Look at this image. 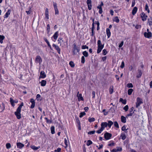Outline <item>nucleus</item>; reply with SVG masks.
Returning a JSON list of instances; mask_svg holds the SVG:
<instances>
[{
  "mask_svg": "<svg viewBox=\"0 0 152 152\" xmlns=\"http://www.w3.org/2000/svg\"><path fill=\"white\" fill-rule=\"evenodd\" d=\"M45 119L46 120V122L47 123H51L52 121H51L49 120L47 117L45 118Z\"/></svg>",
  "mask_w": 152,
  "mask_h": 152,
  "instance_id": "nucleus-56",
  "label": "nucleus"
},
{
  "mask_svg": "<svg viewBox=\"0 0 152 152\" xmlns=\"http://www.w3.org/2000/svg\"><path fill=\"white\" fill-rule=\"evenodd\" d=\"M133 89L132 88H130L128 91V94L129 95H130L133 91Z\"/></svg>",
  "mask_w": 152,
  "mask_h": 152,
  "instance_id": "nucleus-36",
  "label": "nucleus"
},
{
  "mask_svg": "<svg viewBox=\"0 0 152 152\" xmlns=\"http://www.w3.org/2000/svg\"><path fill=\"white\" fill-rule=\"evenodd\" d=\"M140 16L143 21L146 20L148 17L143 12H142Z\"/></svg>",
  "mask_w": 152,
  "mask_h": 152,
  "instance_id": "nucleus-9",
  "label": "nucleus"
},
{
  "mask_svg": "<svg viewBox=\"0 0 152 152\" xmlns=\"http://www.w3.org/2000/svg\"><path fill=\"white\" fill-rule=\"evenodd\" d=\"M61 148H58L56 150L54 151V152H61Z\"/></svg>",
  "mask_w": 152,
  "mask_h": 152,
  "instance_id": "nucleus-53",
  "label": "nucleus"
},
{
  "mask_svg": "<svg viewBox=\"0 0 152 152\" xmlns=\"http://www.w3.org/2000/svg\"><path fill=\"white\" fill-rule=\"evenodd\" d=\"M88 46H86V45H83L82 46V49H88Z\"/></svg>",
  "mask_w": 152,
  "mask_h": 152,
  "instance_id": "nucleus-54",
  "label": "nucleus"
},
{
  "mask_svg": "<svg viewBox=\"0 0 152 152\" xmlns=\"http://www.w3.org/2000/svg\"><path fill=\"white\" fill-rule=\"evenodd\" d=\"M110 94H112L113 92V86H111L109 89Z\"/></svg>",
  "mask_w": 152,
  "mask_h": 152,
  "instance_id": "nucleus-34",
  "label": "nucleus"
},
{
  "mask_svg": "<svg viewBox=\"0 0 152 152\" xmlns=\"http://www.w3.org/2000/svg\"><path fill=\"white\" fill-rule=\"evenodd\" d=\"M124 67V61L121 62V64L120 66V67L121 68H123Z\"/></svg>",
  "mask_w": 152,
  "mask_h": 152,
  "instance_id": "nucleus-55",
  "label": "nucleus"
},
{
  "mask_svg": "<svg viewBox=\"0 0 152 152\" xmlns=\"http://www.w3.org/2000/svg\"><path fill=\"white\" fill-rule=\"evenodd\" d=\"M46 84V81L45 80H42L41 82V86H45Z\"/></svg>",
  "mask_w": 152,
  "mask_h": 152,
  "instance_id": "nucleus-23",
  "label": "nucleus"
},
{
  "mask_svg": "<svg viewBox=\"0 0 152 152\" xmlns=\"http://www.w3.org/2000/svg\"><path fill=\"white\" fill-rule=\"evenodd\" d=\"M85 62V58L84 56H82L81 58V63L84 64Z\"/></svg>",
  "mask_w": 152,
  "mask_h": 152,
  "instance_id": "nucleus-46",
  "label": "nucleus"
},
{
  "mask_svg": "<svg viewBox=\"0 0 152 152\" xmlns=\"http://www.w3.org/2000/svg\"><path fill=\"white\" fill-rule=\"evenodd\" d=\"M55 10V15L58 14H59V11L58 8L54 9Z\"/></svg>",
  "mask_w": 152,
  "mask_h": 152,
  "instance_id": "nucleus-57",
  "label": "nucleus"
},
{
  "mask_svg": "<svg viewBox=\"0 0 152 152\" xmlns=\"http://www.w3.org/2000/svg\"><path fill=\"white\" fill-rule=\"evenodd\" d=\"M11 12V10L10 9L8 10L7 12H6V13L4 16V18H8L9 15H10Z\"/></svg>",
  "mask_w": 152,
  "mask_h": 152,
  "instance_id": "nucleus-18",
  "label": "nucleus"
},
{
  "mask_svg": "<svg viewBox=\"0 0 152 152\" xmlns=\"http://www.w3.org/2000/svg\"><path fill=\"white\" fill-rule=\"evenodd\" d=\"M120 102H121L122 104H125L126 103V99H123L122 98L120 99Z\"/></svg>",
  "mask_w": 152,
  "mask_h": 152,
  "instance_id": "nucleus-31",
  "label": "nucleus"
},
{
  "mask_svg": "<svg viewBox=\"0 0 152 152\" xmlns=\"http://www.w3.org/2000/svg\"><path fill=\"white\" fill-rule=\"evenodd\" d=\"M107 53V51L105 49H104L102 50V54L103 55H105Z\"/></svg>",
  "mask_w": 152,
  "mask_h": 152,
  "instance_id": "nucleus-48",
  "label": "nucleus"
},
{
  "mask_svg": "<svg viewBox=\"0 0 152 152\" xmlns=\"http://www.w3.org/2000/svg\"><path fill=\"white\" fill-rule=\"evenodd\" d=\"M138 9L136 7H134L132 11V14L133 15H134L137 11Z\"/></svg>",
  "mask_w": 152,
  "mask_h": 152,
  "instance_id": "nucleus-21",
  "label": "nucleus"
},
{
  "mask_svg": "<svg viewBox=\"0 0 152 152\" xmlns=\"http://www.w3.org/2000/svg\"><path fill=\"white\" fill-rule=\"evenodd\" d=\"M47 29L48 31V32H49L50 31V26L49 24H48L47 25Z\"/></svg>",
  "mask_w": 152,
  "mask_h": 152,
  "instance_id": "nucleus-58",
  "label": "nucleus"
},
{
  "mask_svg": "<svg viewBox=\"0 0 152 152\" xmlns=\"http://www.w3.org/2000/svg\"><path fill=\"white\" fill-rule=\"evenodd\" d=\"M145 11L147 12L148 13H150V10L148 7V6L147 4H146L145 6Z\"/></svg>",
  "mask_w": 152,
  "mask_h": 152,
  "instance_id": "nucleus-30",
  "label": "nucleus"
},
{
  "mask_svg": "<svg viewBox=\"0 0 152 152\" xmlns=\"http://www.w3.org/2000/svg\"><path fill=\"white\" fill-rule=\"evenodd\" d=\"M77 46L75 44H74V48L73 50V54H75V52L76 50V49H77Z\"/></svg>",
  "mask_w": 152,
  "mask_h": 152,
  "instance_id": "nucleus-51",
  "label": "nucleus"
},
{
  "mask_svg": "<svg viewBox=\"0 0 152 152\" xmlns=\"http://www.w3.org/2000/svg\"><path fill=\"white\" fill-rule=\"evenodd\" d=\"M120 138L123 140H125L126 138V135L124 133H122L120 136Z\"/></svg>",
  "mask_w": 152,
  "mask_h": 152,
  "instance_id": "nucleus-22",
  "label": "nucleus"
},
{
  "mask_svg": "<svg viewBox=\"0 0 152 152\" xmlns=\"http://www.w3.org/2000/svg\"><path fill=\"white\" fill-rule=\"evenodd\" d=\"M51 132L52 134H54L55 133V127L54 126H52L50 128Z\"/></svg>",
  "mask_w": 152,
  "mask_h": 152,
  "instance_id": "nucleus-25",
  "label": "nucleus"
},
{
  "mask_svg": "<svg viewBox=\"0 0 152 152\" xmlns=\"http://www.w3.org/2000/svg\"><path fill=\"white\" fill-rule=\"evenodd\" d=\"M117 152L121 151H122V148L120 147H116Z\"/></svg>",
  "mask_w": 152,
  "mask_h": 152,
  "instance_id": "nucleus-45",
  "label": "nucleus"
},
{
  "mask_svg": "<svg viewBox=\"0 0 152 152\" xmlns=\"http://www.w3.org/2000/svg\"><path fill=\"white\" fill-rule=\"evenodd\" d=\"M144 35L145 37L148 39H150L152 37V34L151 32H145L144 33Z\"/></svg>",
  "mask_w": 152,
  "mask_h": 152,
  "instance_id": "nucleus-8",
  "label": "nucleus"
},
{
  "mask_svg": "<svg viewBox=\"0 0 152 152\" xmlns=\"http://www.w3.org/2000/svg\"><path fill=\"white\" fill-rule=\"evenodd\" d=\"M86 114V113L84 112H81L80 113L79 117L80 118H82L83 116L85 115Z\"/></svg>",
  "mask_w": 152,
  "mask_h": 152,
  "instance_id": "nucleus-44",
  "label": "nucleus"
},
{
  "mask_svg": "<svg viewBox=\"0 0 152 152\" xmlns=\"http://www.w3.org/2000/svg\"><path fill=\"white\" fill-rule=\"evenodd\" d=\"M129 109V106L128 105L125 106L123 108V109L125 110V111H128Z\"/></svg>",
  "mask_w": 152,
  "mask_h": 152,
  "instance_id": "nucleus-49",
  "label": "nucleus"
},
{
  "mask_svg": "<svg viewBox=\"0 0 152 152\" xmlns=\"http://www.w3.org/2000/svg\"><path fill=\"white\" fill-rule=\"evenodd\" d=\"M93 142L92 141L90 140H88L87 141V143H86V145L88 146H89L90 145L92 144Z\"/></svg>",
  "mask_w": 152,
  "mask_h": 152,
  "instance_id": "nucleus-39",
  "label": "nucleus"
},
{
  "mask_svg": "<svg viewBox=\"0 0 152 152\" xmlns=\"http://www.w3.org/2000/svg\"><path fill=\"white\" fill-rule=\"evenodd\" d=\"M86 3L88 5V9L90 10L92 9L91 1V0H87Z\"/></svg>",
  "mask_w": 152,
  "mask_h": 152,
  "instance_id": "nucleus-11",
  "label": "nucleus"
},
{
  "mask_svg": "<svg viewBox=\"0 0 152 152\" xmlns=\"http://www.w3.org/2000/svg\"><path fill=\"white\" fill-rule=\"evenodd\" d=\"M23 105V103L22 102L17 108L16 111L14 113L18 119H19L21 118L20 112H21V108Z\"/></svg>",
  "mask_w": 152,
  "mask_h": 152,
  "instance_id": "nucleus-2",
  "label": "nucleus"
},
{
  "mask_svg": "<svg viewBox=\"0 0 152 152\" xmlns=\"http://www.w3.org/2000/svg\"><path fill=\"white\" fill-rule=\"evenodd\" d=\"M148 23L149 24V26H152V18L151 17L148 19Z\"/></svg>",
  "mask_w": 152,
  "mask_h": 152,
  "instance_id": "nucleus-27",
  "label": "nucleus"
},
{
  "mask_svg": "<svg viewBox=\"0 0 152 152\" xmlns=\"http://www.w3.org/2000/svg\"><path fill=\"white\" fill-rule=\"evenodd\" d=\"M46 77V75L45 74V72L44 71H41L40 73V75L39 78L44 79Z\"/></svg>",
  "mask_w": 152,
  "mask_h": 152,
  "instance_id": "nucleus-13",
  "label": "nucleus"
},
{
  "mask_svg": "<svg viewBox=\"0 0 152 152\" xmlns=\"http://www.w3.org/2000/svg\"><path fill=\"white\" fill-rule=\"evenodd\" d=\"M121 130L123 131L127 130V129H126V126L125 125L123 126L121 128ZM125 132H126L125 131Z\"/></svg>",
  "mask_w": 152,
  "mask_h": 152,
  "instance_id": "nucleus-52",
  "label": "nucleus"
},
{
  "mask_svg": "<svg viewBox=\"0 0 152 152\" xmlns=\"http://www.w3.org/2000/svg\"><path fill=\"white\" fill-rule=\"evenodd\" d=\"M62 42L60 43V46H61L62 47H64L66 46V45L68 44V41L66 40V42H65L64 40L62 39Z\"/></svg>",
  "mask_w": 152,
  "mask_h": 152,
  "instance_id": "nucleus-16",
  "label": "nucleus"
},
{
  "mask_svg": "<svg viewBox=\"0 0 152 152\" xmlns=\"http://www.w3.org/2000/svg\"><path fill=\"white\" fill-rule=\"evenodd\" d=\"M142 75V72H141V70H140L139 71V74L137 75L136 77L137 78H140L141 77V76Z\"/></svg>",
  "mask_w": 152,
  "mask_h": 152,
  "instance_id": "nucleus-41",
  "label": "nucleus"
},
{
  "mask_svg": "<svg viewBox=\"0 0 152 152\" xmlns=\"http://www.w3.org/2000/svg\"><path fill=\"white\" fill-rule=\"evenodd\" d=\"M41 96L39 94H37L36 96V99L37 100H39V99L40 98Z\"/></svg>",
  "mask_w": 152,
  "mask_h": 152,
  "instance_id": "nucleus-60",
  "label": "nucleus"
},
{
  "mask_svg": "<svg viewBox=\"0 0 152 152\" xmlns=\"http://www.w3.org/2000/svg\"><path fill=\"white\" fill-rule=\"evenodd\" d=\"M6 146L7 148V149H9L11 147V145L9 143H7L6 144Z\"/></svg>",
  "mask_w": 152,
  "mask_h": 152,
  "instance_id": "nucleus-47",
  "label": "nucleus"
},
{
  "mask_svg": "<svg viewBox=\"0 0 152 152\" xmlns=\"http://www.w3.org/2000/svg\"><path fill=\"white\" fill-rule=\"evenodd\" d=\"M30 102L31 103V104L30 106V108L33 109L34 108L35 106V102L33 99H30Z\"/></svg>",
  "mask_w": 152,
  "mask_h": 152,
  "instance_id": "nucleus-15",
  "label": "nucleus"
},
{
  "mask_svg": "<svg viewBox=\"0 0 152 152\" xmlns=\"http://www.w3.org/2000/svg\"><path fill=\"white\" fill-rule=\"evenodd\" d=\"M106 34L108 38H109L111 36V32L109 28H107L106 29Z\"/></svg>",
  "mask_w": 152,
  "mask_h": 152,
  "instance_id": "nucleus-19",
  "label": "nucleus"
},
{
  "mask_svg": "<svg viewBox=\"0 0 152 152\" xmlns=\"http://www.w3.org/2000/svg\"><path fill=\"white\" fill-rule=\"evenodd\" d=\"M88 121L90 122H94L95 121V119L94 118H89L88 119Z\"/></svg>",
  "mask_w": 152,
  "mask_h": 152,
  "instance_id": "nucleus-38",
  "label": "nucleus"
},
{
  "mask_svg": "<svg viewBox=\"0 0 152 152\" xmlns=\"http://www.w3.org/2000/svg\"><path fill=\"white\" fill-rule=\"evenodd\" d=\"M58 36V31H56L54 34L53 36L52 37V38H53L54 39V40H53V41L55 42L56 40L57 39Z\"/></svg>",
  "mask_w": 152,
  "mask_h": 152,
  "instance_id": "nucleus-12",
  "label": "nucleus"
},
{
  "mask_svg": "<svg viewBox=\"0 0 152 152\" xmlns=\"http://www.w3.org/2000/svg\"><path fill=\"white\" fill-rule=\"evenodd\" d=\"M77 97L78 100L79 101L83 100L84 99L82 96V94H79V91L77 92Z\"/></svg>",
  "mask_w": 152,
  "mask_h": 152,
  "instance_id": "nucleus-14",
  "label": "nucleus"
},
{
  "mask_svg": "<svg viewBox=\"0 0 152 152\" xmlns=\"http://www.w3.org/2000/svg\"><path fill=\"white\" fill-rule=\"evenodd\" d=\"M103 5H104L102 1H101V3L97 7V8L98 9H99V10L102 9V6H103Z\"/></svg>",
  "mask_w": 152,
  "mask_h": 152,
  "instance_id": "nucleus-29",
  "label": "nucleus"
},
{
  "mask_svg": "<svg viewBox=\"0 0 152 152\" xmlns=\"http://www.w3.org/2000/svg\"><path fill=\"white\" fill-rule=\"evenodd\" d=\"M82 54L83 55V56H84V57H87L88 56V52L86 51L83 52Z\"/></svg>",
  "mask_w": 152,
  "mask_h": 152,
  "instance_id": "nucleus-33",
  "label": "nucleus"
},
{
  "mask_svg": "<svg viewBox=\"0 0 152 152\" xmlns=\"http://www.w3.org/2000/svg\"><path fill=\"white\" fill-rule=\"evenodd\" d=\"M16 145L17 147L19 149H21L24 146V145L20 142H17Z\"/></svg>",
  "mask_w": 152,
  "mask_h": 152,
  "instance_id": "nucleus-17",
  "label": "nucleus"
},
{
  "mask_svg": "<svg viewBox=\"0 0 152 152\" xmlns=\"http://www.w3.org/2000/svg\"><path fill=\"white\" fill-rule=\"evenodd\" d=\"M114 126L115 127H116L117 128H119L118 124L117 121H115L114 122Z\"/></svg>",
  "mask_w": 152,
  "mask_h": 152,
  "instance_id": "nucleus-42",
  "label": "nucleus"
},
{
  "mask_svg": "<svg viewBox=\"0 0 152 152\" xmlns=\"http://www.w3.org/2000/svg\"><path fill=\"white\" fill-rule=\"evenodd\" d=\"M4 38L5 37L4 36L0 35V42L1 44L3 43V40L4 39Z\"/></svg>",
  "mask_w": 152,
  "mask_h": 152,
  "instance_id": "nucleus-32",
  "label": "nucleus"
},
{
  "mask_svg": "<svg viewBox=\"0 0 152 152\" xmlns=\"http://www.w3.org/2000/svg\"><path fill=\"white\" fill-rule=\"evenodd\" d=\"M64 143L66 145V146L65 147V148H66L68 147V141H67L66 139V138H64Z\"/></svg>",
  "mask_w": 152,
  "mask_h": 152,
  "instance_id": "nucleus-37",
  "label": "nucleus"
},
{
  "mask_svg": "<svg viewBox=\"0 0 152 152\" xmlns=\"http://www.w3.org/2000/svg\"><path fill=\"white\" fill-rule=\"evenodd\" d=\"M95 131H90L88 132V134H93L95 133Z\"/></svg>",
  "mask_w": 152,
  "mask_h": 152,
  "instance_id": "nucleus-50",
  "label": "nucleus"
},
{
  "mask_svg": "<svg viewBox=\"0 0 152 152\" xmlns=\"http://www.w3.org/2000/svg\"><path fill=\"white\" fill-rule=\"evenodd\" d=\"M62 39L61 37H59L58 40V44L61 43V41H62Z\"/></svg>",
  "mask_w": 152,
  "mask_h": 152,
  "instance_id": "nucleus-64",
  "label": "nucleus"
},
{
  "mask_svg": "<svg viewBox=\"0 0 152 152\" xmlns=\"http://www.w3.org/2000/svg\"><path fill=\"white\" fill-rule=\"evenodd\" d=\"M104 137L106 140H108L110 139L112 136L111 134L106 132L104 134Z\"/></svg>",
  "mask_w": 152,
  "mask_h": 152,
  "instance_id": "nucleus-6",
  "label": "nucleus"
},
{
  "mask_svg": "<svg viewBox=\"0 0 152 152\" xmlns=\"http://www.w3.org/2000/svg\"><path fill=\"white\" fill-rule=\"evenodd\" d=\"M69 65L71 66V67L72 68H73L75 66V64L74 62L72 61H70L69 62Z\"/></svg>",
  "mask_w": 152,
  "mask_h": 152,
  "instance_id": "nucleus-40",
  "label": "nucleus"
},
{
  "mask_svg": "<svg viewBox=\"0 0 152 152\" xmlns=\"http://www.w3.org/2000/svg\"><path fill=\"white\" fill-rule=\"evenodd\" d=\"M48 13V10L47 8H46L45 11V18H46L47 20L49 19Z\"/></svg>",
  "mask_w": 152,
  "mask_h": 152,
  "instance_id": "nucleus-20",
  "label": "nucleus"
},
{
  "mask_svg": "<svg viewBox=\"0 0 152 152\" xmlns=\"http://www.w3.org/2000/svg\"><path fill=\"white\" fill-rule=\"evenodd\" d=\"M113 122L111 121H108V123L106 122H102L101 124V128L96 131V132L98 134H100L104 129V128L107 126L109 128H110L111 126L113 125Z\"/></svg>",
  "mask_w": 152,
  "mask_h": 152,
  "instance_id": "nucleus-1",
  "label": "nucleus"
},
{
  "mask_svg": "<svg viewBox=\"0 0 152 152\" xmlns=\"http://www.w3.org/2000/svg\"><path fill=\"white\" fill-rule=\"evenodd\" d=\"M123 45H124V42L122 41L121 42V43H120V44L119 45V46H118L120 48L121 47L123 46Z\"/></svg>",
  "mask_w": 152,
  "mask_h": 152,
  "instance_id": "nucleus-63",
  "label": "nucleus"
},
{
  "mask_svg": "<svg viewBox=\"0 0 152 152\" xmlns=\"http://www.w3.org/2000/svg\"><path fill=\"white\" fill-rule=\"evenodd\" d=\"M135 111V110H134V111L132 113H130L127 114V115L126 117H129V116H132L133 114L134 113V112Z\"/></svg>",
  "mask_w": 152,
  "mask_h": 152,
  "instance_id": "nucleus-62",
  "label": "nucleus"
},
{
  "mask_svg": "<svg viewBox=\"0 0 152 152\" xmlns=\"http://www.w3.org/2000/svg\"><path fill=\"white\" fill-rule=\"evenodd\" d=\"M141 27V26L140 25H137L135 26V28L137 29L140 28Z\"/></svg>",
  "mask_w": 152,
  "mask_h": 152,
  "instance_id": "nucleus-59",
  "label": "nucleus"
},
{
  "mask_svg": "<svg viewBox=\"0 0 152 152\" xmlns=\"http://www.w3.org/2000/svg\"><path fill=\"white\" fill-rule=\"evenodd\" d=\"M121 121L123 123H125L126 122V117L123 116H121Z\"/></svg>",
  "mask_w": 152,
  "mask_h": 152,
  "instance_id": "nucleus-24",
  "label": "nucleus"
},
{
  "mask_svg": "<svg viewBox=\"0 0 152 152\" xmlns=\"http://www.w3.org/2000/svg\"><path fill=\"white\" fill-rule=\"evenodd\" d=\"M96 147L98 148V149H101L103 147V145L102 144L99 145V147L98 146L96 145Z\"/></svg>",
  "mask_w": 152,
  "mask_h": 152,
  "instance_id": "nucleus-61",
  "label": "nucleus"
},
{
  "mask_svg": "<svg viewBox=\"0 0 152 152\" xmlns=\"http://www.w3.org/2000/svg\"><path fill=\"white\" fill-rule=\"evenodd\" d=\"M136 107L138 108L141 104L143 103V100L142 99L138 97L137 98L136 102Z\"/></svg>",
  "mask_w": 152,
  "mask_h": 152,
  "instance_id": "nucleus-4",
  "label": "nucleus"
},
{
  "mask_svg": "<svg viewBox=\"0 0 152 152\" xmlns=\"http://www.w3.org/2000/svg\"><path fill=\"white\" fill-rule=\"evenodd\" d=\"M97 45L98 46L97 53H99L103 48L104 44H102L101 40H99L97 41Z\"/></svg>",
  "mask_w": 152,
  "mask_h": 152,
  "instance_id": "nucleus-3",
  "label": "nucleus"
},
{
  "mask_svg": "<svg viewBox=\"0 0 152 152\" xmlns=\"http://www.w3.org/2000/svg\"><path fill=\"white\" fill-rule=\"evenodd\" d=\"M115 143L113 141H110L108 144V145L109 146H112L114 145Z\"/></svg>",
  "mask_w": 152,
  "mask_h": 152,
  "instance_id": "nucleus-35",
  "label": "nucleus"
},
{
  "mask_svg": "<svg viewBox=\"0 0 152 152\" xmlns=\"http://www.w3.org/2000/svg\"><path fill=\"white\" fill-rule=\"evenodd\" d=\"M127 87L128 88H132L133 87V85L132 83H129L127 84Z\"/></svg>",
  "mask_w": 152,
  "mask_h": 152,
  "instance_id": "nucleus-43",
  "label": "nucleus"
},
{
  "mask_svg": "<svg viewBox=\"0 0 152 152\" xmlns=\"http://www.w3.org/2000/svg\"><path fill=\"white\" fill-rule=\"evenodd\" d=\"M35 61L36 63L39 64L40 65L42 62V60L40 56H37L36 57Z\"/></svg>",
  "mask_w": 152,
  "mask_h": 152,
  "instance_id": "nucleus-5",
  "label": "nucleus"
},
{
  "mask_svg": "<svg viewBox=\"0 0 152 152\" xmlns=\"http://www.w3.org/2000/svg\"><path fill=\"white\" fill-rule=\"evenodd\" d=\"M113 21L117 23H119L120 21L119 19L117 16L114 17L113 19Z\"/></svg>",
  "mask_w": 152,
  "mask_h": 152,
  "instance_id": "nucleus-28",
  "label": "nucleus"
},
{
  "mask_svg": "<svg viewBox=\"0 0 152 152\" xmlns=\"http://www.w3.org/2000/svg\"><path fill=\"white\" fill-rule=\"evenodd\" d=\"M10 102L13 107L15 106V103H17L18 102V101L17 100H14L12 98H10Z\"/></svg>",
  "mask_w": 152,
  "mask_h": 152,
  "instance_id": "nucleus-7",
  "label": "nucleus"
},
{
  "mask_svg": "<svg viewBox=\"0 0 152 152\" xmlns=\"http://www.w3.org/2000/svg\"><path fill=\"white\" fill-rule=\"evenodd\" d=\"M52 46L57 51L58 53L60 54L61 53V49L59 47L58 45L54 44H53Z\"/></svg>",
  "mask_w": 152,
  "mask_h": 152,
  "instance_id": "nucleus-10",
  "label": "nucleus"
},
{
  "mask_svg": "<svg viewBox=\"0 0 152 152\" xmlns=\"http://www.w3.org/2000/svg\"><path fill=\"white\" fill-rule=\"evenodd\" d=\"M40 146L36 147L34 145H31V148L34 150H37V149L40 148Z\"/></svg>",
  "mask_w": 152,
  "mask_h": 152,
  "instance_id": "nucleus-26",
  "label": "nucleus"
}]
</instances>
